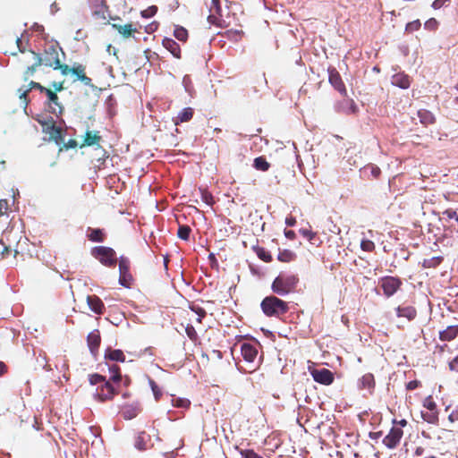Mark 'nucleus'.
I'll use <instances>...</instances> for the list:
<instances>
[{
  "mask_svg": "<svg viewBox=\"0 0 458 458\" xmlns=\"http://www.w3.org/2000/svg\"><path fill=\"white\" fill-rule=\"evenodd\" d=\"M299 283L297 275L290 272H280L271 284V290L278 296H286L294 292Z\"/></svg>",
  "mask_w": 458,
  "mask_h": 458,
  "instance_id": "f257e3e1",
  "label": "nucleus"
},
{
  "mask_svg": "<svg viewBox=\"0 0 458 458\" xmlns=\"http://www.w3.org/2000/svg\"><path fill=\"white\" fill-rule=\"evenodd\" d=\"M260 309L266 317L279 318L289 311V303L275 295H268L261 301Z\"/></svg>",
  "mask_w": 458,
  "mask_h": 458,
  "instance_id": "f03ea898",
  "label": "nucleus"
},
{
  "mask_svg": "<svg viewBox=\"0 0 458 458\" xmlns=\"http://www.w3.org/2000/svg\"><path fill=\"white\" fill-rule=\"evenodd\" d=\"M90 254L103 266L112 267L116 265V252L111 247L102 245L95 246L91 249Z\"/></svg>",
  "mask_w": 458,
  "mask_h": 458,
  "instance_id": "7ed1b4c3",
  "label": "nucleus"
},
{
  "mask_svg": "<svg viewBox=\"0 0 458 458\" xmlns=\"http://www.w3.org/2000/svg\"><path fill=\"white\" fill-rule=\"evenodd\" d=\"M379 284L383 290L384 295L386 298H390L401 288L403 282L397 276H385L379 279Z\"/></svg>",
  "mask_w": 458,
  "mask_h": 458,
  "instance_id": "20e7f679",
  "label": "nucleus"
},
{
  "mask_svg": "<svg viewBox=\"0 0 458 458\" xmlns=\"http://www.w3.org/2000/svg\"><path fill=\"white\" fill-rule=\"evenodd\" d=\"M132 276L130 272V260L124 256L119 258V284L130 289L132 283Z\"/></svg>",
  "mask_w": 458,
  "mask_h": 458,
  "instance_id": "39448f33",
  "label": "nucleus"
},
{
  "mask_svg": "<svg viewBox=\"0 0 458 458\" xmlns=\"http://www.w3.org/2000/svg\"><path fill=\"white\" fill-rule=\"evenodd\" d=\"M58 44L47 46L44 50L45 66L53 67L57 70L60 67V59L58 54Z\"/></svg>",
  "mask_w": 458,
  "mask_h": 458,
  "instance_id": "423d86ee",
  "label": "nucleus"
},
{
  "mask_svg": "<svg viewBox=\"0 0 458 458\" xmlns=\"http://www.w3.org/2000/svg\"><path fill=\"white\" fill-rule=\"evenodd\" d=\"M133 446L140 452L147 451L154 446L151 436L146 431H138L134 437Z\"/></svg>",
  "mask_w": 458,
  "mask_h": 458,
  "instance_id": "0eeeda50",
  "label": "nucleus"
},
{
  "mask_svg": "<svg viewBox=\"0 0 458 458\" xmlns=\"http://www.w3.org/2000/svg\"><path fill=\"white\" fill-rule=\"evenodd\" d=\"M335 110L344 114H355L359 111V107L352 98H344L335 104Z\"/></svg>",
  "mask_w": 458,
  "mask_h": 458,
  "instance_id": "6e6552de",
  "label": "nucleus"
},
{
  "mask_svg": "<svg viewBox=\"0 0 458 458\" xmlns=\"http://www.w3.org/2000/svg\"><path fill=\"white\" fill-rule=\"evenodd\" d=\"M403 437V430L399 428L393 427L388 434L383 438L382 442L388 449H394L399 444Z\"/></svg>",
  "mask_w": 458,
  "mask_h": 458,
  "instance_id": "1a4fd4ad",
  "label": "nucleus"
},
{
  "mask_svg": "<svg viewBox=\"0 0 458 458\" xmlns=\"http://www.w3.org/2000/svg\"><path fill=\"white\" fill-rule=\"evenodd\" d=\"M328 81L334 89L337 90L342 96H347L345 85L339 72L335 68L328 70Z\"/></svg>",
  "mask_w": 458,
  "mask_h": 458,
  "instance_id": "9d476101",
  "label": "nucleus"
},
{
  "mask_svg": "<svg viewBox=\"0 0 458 458\" xmlns=\"http://www.w3.org/2000/svg\"><path fill=\"white\" fill-rule=\"evenodd\" d=\"M116 394L114 386L109 381H105V384L97 388L96 397L101 402H105L113 399Z\"/></svg>",
  "mask_w": 458,
  "mask_h": 458,
  "instance_id": "9b49d317",
  "label": "nucleus"
},
{
  "mask_svg": "<svg viewBox=\"0 0 458 458\" xmlns=\"http://www.w3.org/2000/svg\"><path fill=\"white\" fill-rule=\"evenodd\" d=\"M209 15L208 21L211 24H217L220 19L223 17V8L220 0H211V4L208 6Z\"/></svg>",
  "mask_w": 458,
  "mask_h": 458,
  "instance_id": "f8f14e48",
  "label": "nucleus"
},
{
  "mask_svg": "<svg viewBox=\"0 0 458 458\" xmlns=\"http://www.w3.org/2000/svg\"><path fill=\"white\" fill-rule=\"evenodd\" d=\"M314 381L328 386L334 381V374L327 369H315L311 372Z\"/></svg>",
  "mask_w": 458,
  "mask_h": 458,
  "instance_id": "ddd939ff",
  "label": "nucleus"
},
{
  "mask_svg": "<svg viewBox=\"0 0 458 458\" xmlns=\"http://www.w3.org/2000/svg\"><path fill=\"white\" fill-rule=\"evenodd\" d=\"M376 386L375 378L373 374L366 373L357 382V387L359 390H367L369 394L374 393Z\"/></svg>",
  "mask_w": 458,
  "mask_h": 458,
  "instance_id": "4468645a",
  "label": "nucleus"
},
{
  "mask_svg": "<svg viewBox=\"0 0 458 458\" xmlns=\"http://www.w3.org/2000/svg\"><path fill=\"white\" fill-rule=\"evenodd\" d=\"M391 84L402 89H407L411 86V78L403 72H399L391 77Z\"/></svg>",
  "mask_w": 458,
  "mask_h": 458,
  "instance_id": "2eb2a0df",
  "label": "nucleus"
},
{
  "mask_svg": "<svg viewBox=\"0 0 458 458\" xmlns=\"http://www.w3.org/2000/svg\"><path fill=\"white\" fill-rule=\"evenodd\" d=\"M241 353L246 362L253 363L257 358L258 350L253 344L243 343L241 344Z\"/></svg>",
  "mask_w": 458,
  "mask_h": 458,
  "instance_id": "dca6fc26",
  "label": "nucleus"
},
{
  "mask_svg": "<svg viewBox=\"0 0 458 458\" xmlns=\"http://www.w3.org/2000/svg\"><path fill=\"white\" fill-rule=\"evenodd\" d=\"M100 342H101L100 333L98 329L93 330L92 332H90L88 335L87 344H88L89 352L93 356L97 355V353L98 352L99 345H100Z\"/></svg>",
  "mask_w": 458,
  "mask_h": 458,
  "instance_id": "f3484780",
  "label": "nucleus"
},
{
  "mask_svg": "<svg viewBox=\"0 0 458 458\" xmlns=\"http://www.w3.org/2000/svg\"><path fill=\"white\" fill-rule=\"evenodd\" d=\"M87 303L91 311L96 314H102L105 309V305L102 300L97 295H89L87 297Z\"/></svg>",
  "mask_w": 458,
  "mask_h": 458,
  "instance_id": "a211bd4d",
  "label": "nucleus"
},
{
  "mask_svg": "<svg viewBox=\"0 0 458 458\" xmlns=\"http://www.w3.org/2000/svg\"><path fill=\"white\" fill-rule=\"evenodd\" d=\"M140 411L139 403H133L131 404L124 405L122 409V416L124 420H132L138 416Z\"/></svg>",
  "mask_w": 458,
  "mask_h": 458,
  "instance_id": "6ab92c4d",
  "label": "nucleus"
},
{
  "mask_svg": "<svg viewBox=\"0 0 458 458\" xmlns=\"http://www.w3.org/2000/svg\"><path fill=\"white\" fill-rule=\"evenodd\" d=\"M163 47L168 50L174 57L181 58V48L179 44L171 38H164L162 40Z\"/></svg>",
  "mask_w": 458,
  "mask_h": 458,
  "instance_id": "aec40b11",
  "label": "nucleus"
},
{
  "mask_svg": "<svg viewBox=\"0 0 458 458\" xmlns=\"http://www.w3.org/2000/svg\"><path fill=\"white\" fill-rule=\"evenodd\" d=\"M45 94L49 100V108L53 114H62L63 106L58 101L57 95L50 89H46Z\"/></svg>",
  "mask_w": 458,
  "mask_h": 458,
  "instance_id": "412c9836",
  "label": "nucleus"
},
{
  "mask_svg": "<svg viewBox=\"0 0 458 458\" xmlns=\"http://www.w3.org/2000/svg\"><path fill=\"white\" fill-rule=\"evenodd\" d=\"M458 335V325L448 326L439 332V339L444 342L454 340Z\"/></svg>",
  "mask_w": 458,
  "mask_h": 458,
  "instance_id": "4be33fe9",
  "label": "nucleus"
},
{
  "mask_svg": "<svg viewBox=\"0 0 458 458\" xmlns=\"http://www.w3.org/2000/svg\"><path fill=\"white\" fill-rule=\"evenodd\" d=\"M395 311L398 318H406L408 320H412L417 316L416 309L412 306H398Z\"/></svg>",
  "mask_w": 458,
  "mask_h": 458,
  "instance_id": "5701e85b",
  "label": "nucleus"
},
{
  "mask_svg": "<svg viewBox=\"0 0 458 458\" xmlns=\"http://www.w3.org/2000/svg\"><path fill=\"white\" fill-rule=\"evenodd\" d=\"M105 359L113 361L124 362L125 355L120 349H112L111 347H108L105 352Z\"/></svg>",
  "mask_w": 458,
  "mask_h": 458,
  "instance_id": "b1692460",
  "label": "nucleus"
},
{
  "mask_svg": "<svg viewBox=\"0 0 458 458\" xmlns=\"http://www.w3.org/2000/svg\"><path fill=\"white\" fill-rule=\"evenodd\" d=\"M86 235L92 242H103L105 241L104 232L100 228L88 227Z\"/></svg>",
  "mask_w": 458,
  "mask_h": 458,
  "instance_id": "393cba45",
  "label": "nucleus"
},
{
  "mask_svg": "<svg viewBox=\"0 0 458 458\" xmlns=\"http://www.w3.org/2000/svg\"><path fill=\"white\" fill-rule=\"evenodd\" d=\"M418 117L420 122L425 126L432 124L436 121L435 115L427 109H420L418 111Z\"/></svg>",
  "mask_w": 458,
  "mask_h": 458,
  "instance_id": "a878e982",
  "label": "nucleus"
},
{
  "mask_svg": "<svg viewBox=\"0 0 458 458\" xmlns=\"http://www.w3.org/2000/svg\"><path fill=\"white\" fill-rule=\"evenodd\" d=\"M112 27L115 29L124 38H130L131 37L132 32L137 31V29L133 27L132 24L121 25L117 23H113Z\"/></svg>",
  "mask_w": 458,
  "mask_h": 458,
  "instance_id": "bb28decb",
  "label": "nucleus"
},
{
  "mask_svg": "<svg viewBox=\"0 0 458 458\" xmlns=\"http://www.w3.org/2000/svg\"><path fill=\"white\" fill-rule=\"evenodd\" d=\"M193 115V109L191 107H184L182 109L176 119H175V125H177L179 123H185L190 121L192 118Z\"/></svg>",
  "mask_w": 458,
  "mask_h": 458,
  "instance_id": "cd10ccee",
  "label": "nucleus"
},
{
  "mask_svg": "<svg viewBox=\"0 0 458 458\" xmlns=\"http://www.w3.org/2000/svg\"><path fill=\"white\" fill-rule=\"evenodd\" d=\"M71 72L72 74L76 75L78 79L84 83V85H91V79L84 74V69L81 65L72 67Z\"/></svg>",
  "mask_w": 458,
  "mask_h": 458,
  "instance_id": "c85d7f7f",
  "label": "nucleus"
},
{
  "mask_svg": "<svg viewBox=\"0 0 458 458\" xmlns=\"http://www.w3.org/2000/svg\"><path fill=\"white\" fill-rule=\"evenodd\" d=\"M29 85H30V89L23 91L20 96V98L24 100L25 107L28 106V103H29V101L27 99V95L30 89H37L42 93H45L46 89H47V88L43 87L40 83L35 82L33 81H31Z\"/></svg>",
  "mask_w": 458,
  "mask_h": 458,
  "instance_id": "c756f323",
  "label": "nucleus"
},
{
  "mask_svg": "<svg viewBox=\"0 0 458 458\" xmlns=\"http://www.w3.org/2000/svg\"><path fill=\"white\" fill-rule=\"evenodd\" d=\"M421 418L424 421L437 425L438 423V412L437 411H422L420 412Z\"/></svg>",
  "mask_w": 458,
  "mask_h": 458,
  "instance_id": "7c9ffc66",
  "label": "nucleus"
},
{
  "mask_svg": "<svg viewBox=\"0 0 458 458\" xmlns=\"http://www.w3.org/2000/svg\"><path fill=\"white\" fill-rule=\"evenodd\" d=\"M101 137L98 135V132H94L91 131H87L85 134L84 144L87 146H99V141Z\"/></svg>",
  "mask_w": 458,
  "mask_h": 458,
  "instance_id": "2f4dec72",
  "label": "nucleus"
},
{
  "mask_svg": "<svg viewBox=\"0 0 458 458\" xmlns=\"http://www.w3.org/2000/svg\"><path fill=\"white\" fill-rule=\"evenodd\" d=\"M444 258L442 256H436L430 259H423L421 265L425 268H434L440 265Z\"/></svg>",
  "mask_w": 458,
  "mask_h": 458,
  "instance_id": "473e14b6",
  "label": "nucleus"
},
{
  "mask_svg": "<svg viewBox=\"0 0 458 458\" xmlns=\"http://www.w3.org/2000/svg\"><path fill=\"white\" fill-rule=\"evenodd\" d=\"M253 167L257 170L265 172L269 169L270 165L264 157H258L253 160Z\"/></svg>",
  "mask_w": 458,
  "mask_h": 458,
  "instance_id": "72a5a7b5",
  "label": "nucleus"
},
{
  "mask_svg": "<svg viewBox=\"0 0 458 458\" xmlns=\"http://www.w3.org/2000/svg\"><path fill=\"white\" fill-rule=\"evenodd\" d=\"M295 258L296 254L290 250H281L277 255V259L282 262H291L294 260Z\"/></svg>",
  "mask_w": 458,
  "mask_h": 458,
  "instance_id": "f704fd0d",
  "label": "nucleus"
},
{
  "mask_svg": "<svg viewBox=\"0 0 458 458\" xmlns=\"http://www.w3.org/2000/svg\"><path fill=\"white\" fill-rule=\"evenodd\" d=\"M174 36L177 40L185 42L188 38V30L185 28L177 25L174 30Z\"/></svg>",
  "mask_w": 458,
  "mask_h": 458,
  "instance_id": "c9c22d12",
  "label": "nucleus"
},
{
  "mask_svg": "<svg viewBox=\"0 0 458 458\" xmlns=\"http://www.w3.org/2000/svg\"><path fill=\"white\" fill-rule=\"evenodd\" d=\"M257 256L265 262H269L272 260V256L270 253L263 247L256 246L253 248Z\"/></svg>",
  "mask_w": 458,
  "mask_h": 458,
  "instance_id": "e433bc0d",
  "label": "nucleus"
},
{
  "mask_svg": "<svg viewBox=\"0 0 458 458\" xmlns=\"http://www.w3.org/2000/svg\"><path fill=\"white\" fill-rule=\"evenodd\" d=\"M108 370L111 374L110 379L114 383H119L122 380V375H121V370H120L119 366L111 365V366H109Z\"/></svg>",
  "mask_w": 458,
  "mask_h": 458,
  "instance_id": "4c0bfd02",
  "label": "nucleus"
},
{
  "mask_svg": "<svg viewBox=\"0 0 458 458\" xmlns=\"http://www.w3.org/2000/svg\"><path fill=\"white\" fill-rule=\"evenodd\" d=\"M191 232V229L189 225H179L178 231H177V236L183 241H188L190 238Z\"/></svg>",
  "mask_w": 458,
  "mask_h": 458,
  "instance_id": "58836bf2",
  "label": "nucleus"
},
{
  "mask_svg": "<svg viewBox=\"0 0 458 458\" xmlns=\"http://www.w3.org/2000/svg\"><path fill=\"white\" fill-rule=\"evenodd\" d=\"M363 171H364V173H367L368 171H369V173L373 178H377L381 174L380 168L372 164H369V165L364 166Z\"/></svg>",
  "mask_w": 458,
  "mask_h": 458,
  "instance_id": "ea45409f",
  "label": "nucleus"
},
{
  "mask_svg": "<svg viewBox=\"0 0 458 458\" xmlns=\"http://www.w3.org/2000/svg\"><path fill=\"white\" fill-rule=\"evenodd\" d=\"M239 453L242 458H263L252 449H240Z\"/></svg>",
  "mask_w": 458,
  "mask_h": 458,
  "instance_id": "a19ab883",
  "label": "nucleus"
},
{
  "mask_svg": "<svg viewBox=\"0 0 458 458\" xmlns=\"http://www.w3.org/2000/svg\"><path fill=\"white\" fill-rule=\"evenodd\" d=\"M242 31L237 30H229L226 31V37L229 40L237 42L242 38Z\"/></svg>",
  "mask_w": 458,
  "mask_h": 458,
  "instance_id": "79ce46f5",
  "label": "nucleus"
},
{
  "mask_svg": "<svg viewBox=\"0 0 458 458\" xmlns=\"http://www.w3.org/2000/svg\"><path fill=\"white\" fill-rule=\"evenodd\" d=\"M173 405L179 408H188L191 404V402L185 398H173L172 399Z\"/></svg>",
  "mask_w": 458,
  "mask_h": 458,
  "instance_id": "37998d69",
  "label": "nucleus"
},
{
  "mask_svg": "<svg viewBox=\"0 0 458 458\" xmlns=\"http://www.w3.org/2000/svg\"><path fill=\"white\" fill-rule=\"evenodd\" d=\"M89 381L90 385L95 386V385H98L100 383H102V385H103V384H105V381H107V380L106 379V377L104 376L95 373V374L89 375Z\"/></svg>",
  "mask_w": 458,
  "mask_h": 458,
  "instance_id": "c03bdc74",
  "label": "nucleus"
},
{
  "mask_svg": "<svg viewBox=\"0 0 458 458\" xmlns=\"http://www.w3.org/2000/svg\"><path fill=\"white\" fill-rule=\"evenodd\" d=\"M157 12V7L156 5H151L147 9L140 12V15L142 18L149 19L153 17Z\"/></svg>",
  "mask_w": 458,
  "mask_h": 458,
  "instance_id": "a18cd8bd",
  "label": "nucleus"
},
{
  "mask_svg": "<svg viewBox=\"0 0 458 458\" xmlns=\"http://www.w3.org/2000/svg\"><path fill=\"white\" fill-rule=\"evenodd\" d=\"M421 26V23L420 20H414L412 21H410L405 26V30L409 33H412L414 31H417Z\"/></svg>",
  "mask_w": 458,
  "mask_h": 458,
  "instance_id": "49530a36",
  "label": "nucleus"
},
{
  "mask_svg": "<svg viewBox=\"0 0 458 458\" xmlns=\"http://www.w3.org/2000/svg\"><path fill=\"white\" fill-rule=\"evenodd\" d=\"M360 248L364 251L371 252L375 249V243L369 239H362L360 242Z\"/></svg>",
  "mask_w": 458,
  "mask_h": 458,
  "instance_id": "de8ad7c7",
  "label": "nucleus"
},
{
  "mask_svg": "<svg viewBox=\"0 0 458 458\" xmlns=\"http://www.w3.org/2000/svg\"><path fill=\"white\" fill-rule=\"evenodd\" d=\"M190 310L198 315V317H199V318H198V319H197V320H198L199 322H200V321H201V319H202V318L206 316V314H207V313H206V310H205L203 308H201V307H199V306H198V305H194V304H193V305H191V306H190Z\"/></svg>",
  "mask_w": 458,
  "mask_h": 458,
  "instance_id": "09e8293b",
  "label": "nucleus"
},
{
  "mask_svg": "<svg viewBox=\"0 0 458 458\" xmlns=\"http://www.w3.org/2000/svg\"><path fill=\"white\" fill-rule=\"evenodd\" d=\"M149 385L156 401H158L162 395L161 390L159 389L158 386L155 383V381L152 379H149Z\"/></svg>",
  "mask_w": 458,
  "mask_h": 458,
  "instance_id": "8fccbe9b",
  "label": "nucleus"
},
{
  "mask_svg": "<svg viewBox=\"0 0 458 458\" xmlns=\"http://www.w3.org/2000/svg\"><path fill=\"white\" fill-rule=\"evenodd\" d=\"M423 406L427 408L428 411H437V403L433 401L430 395L425 398L423 402Z\"/></svg>",
  "mask_w": 458,
  "mask_h": 458,
  "instance_id": "3c124183",
  "label": "nucleus"
},
{
  "mask_svg": "<svg viewBox=\"0 0 458 458\" xmlns=\"http://www.w3.org/2000/svg\"><path fill=\"white\" fill-rule=\"evenodd\" d=\"M299 233L304 237L306 238L309 242H311L315 236H316V233L312 232L311 230H309L307 228H301L299 230Z\"/></svg>",
  "mask_w": 458,
  "mask_h": 458,
  "instance_id": "603ef678",
  "label": "nucleus"
},
{
  "mask_svg": "<svg viewBox=\"0 0 458 458\" xmlns=\"http://www.w3.org/2000/svg\"><path fill=\"white\" fill-rule=\"evenodd\" d=\"M30 52L34 56V59H35V66H40V65H45V57L42 56L39 53H36L35 51L33 50H30Z\"/></svg>",
  "mask_w": 458,
  "mask_h": 458,
  "instance_id": "864d4df0",
  "label": "nucleus"
},
{
  "mask_svg": "<svg viewBox=\"0 0 458 458\" xmlns=\"http://www.w3.org/2000/svg\"><path fill=\"white\" fill-rule=\"evenodd\" d=\"M437 21L435 18H430L424 23V28L429 30H435L437 28Z\"/></svg>",
  "mask_w": 458,
  "mask_h": 458,
  "instance_id": "5fc2aeb1",
  "label": "nucleus"
},
{
  "mask_svg": "<svg viewBox=\"0 0 458 458\" xmlns=\"http://www.w3.org/2000/svg\"><path fill=\"white\" fill-rule=\"evenodd\" d=\"M450 3H451V0H435L432 3L431 7L435 10H438V9L442 8L443 6L448 5Z\"/></svg>",
  "mask_w": 458,
  "mask_h": 458,
  "instance_id": "6e6d98bb",
  "label": "nucleus"
},
{
  "mask_svg": "<svg viewBox=\"0 0 458 458\" xmlns=\"http://www.w3.org/2000/svg\"><path fill=\"white\" fill-rule=\"evenodd\" d=\"M443 216H446L448 219H454L458 223V215L456 211L452 208L445 209L443 212Z\"/></svg>",
  "mask_w": 458,
  "mask_h": 458,
  "instance_id": "4d7b16f0",
  "label": "nucleus"
},
{
  "mask_svg": "<svg viewBox=\"0 0 458 458\" xmlns=\"http://www.w3.org/2000/svg\"><path fill=\"white\" fill-rule=\"evenodd\" d=\"M201 199L208 206L214 204L213 196L208 191L202 192Z\"/></svg>",
  "mask_w": 458,
  "mask_h": 458,
  "instance_id": "13d9d810",
  "label": "nucleus"
},
{
  "mask_svg": "<svg viewBox=\"0 0 458 458\" xmlns=\"http://www.w3.org/2000/svg\"><path fill=\"white\" fill-rule=\"evenodd\" d=\"M8 210L7 199H0V216L5 215Z\"/></svg>",
  "mask_w": 458,
  "mask_h": 458,
  "instance_id": "bf43d9fd",
  "label": "nucleus"
},
{
  "mask_svg": "<svg viewBox=\"0 0 458 458\" xmlns=\"http://www.w3.org/2000/svg\"><path fill=\"white\" fill-rule=\"evenodd\" d=\"M420 386V382L419 380H411L406 384L407 390H414Z\"/></svg>",
  "mask_w": 458,
  "mask_h": 458,
  "instance_id": "052dcab7",
  "label": "nucleus"
},
{
  "mask_svg": "<svg viewBox=\"0 0 458 458\" xmlns=\"http://www.w3.org/2000/svg\"><path fill=\"white\" fill-rule=\"evenodd\" d=\"M448 366L451 371L458 372V355L449 362Z\"/></svg>",
  "mask_w": 458,
  "mask_h": 458,
  "instance_id": "680f3d73",
  "label": "nucleus"
},
{
  "mask_svg": "<svg viewBox=\"0 0 458 458\" xmlns=\"http://www.w3.org/2000/svg\"><path fill=\"white\" fill-rule=\"evenodd\" d=\"M185 330L190 339L194 340L196 338L197 333L192 326H188Z\"/></svg>",
  "mask_w": 458,
  "mask_h": 458,
  "instance_id": "e2e57ef3",
  "label": "nucleus"
},
{
  "mask_svg": "<svg viewBox=\"0 0 458 458\" xmlns=\"http://www.w3.org/2000/svg\"><path fill=\"white\" fill-rule=\"evenodd\" d=\"M38 66H35V64H33L32 65L29 66L27 68V71L25 72L24 75H25V80L28 79V77L30 76H32L33 73L36 72Z\"/></svg>",
  "mask_w": 458,
  "mask_h": 458,
  "instance_id": "0e129e2a",
  "label": "nucleus"
},
{
  "mask_svg": "<svg viewBox=\"0 0 458 458\" xmlns=\"http://www.w3.org/2000/svg\"><path fill=\"white\" fill-rule=\"evenodd\" d=\"M382 431L369 432V437L370 439L377 441L382 437Z\"/></svg>",
  "mask_w": 458,
  "mask_h": 458,
  "instance_id": "69168bd1",
  "label": "nucleus"
},
{
  "mask_svg": "<svg viewBox=\"0 0 458 458\" xmlns=\"http://www.w3.org/2000/svg\"><path fill=\"white\" fill-rule=\"evenodd\" d=\"M295 224H296V218L295 217L291 216H287L285 218V225L287 226H294Z\"/></svg>",
  "mask_w": 458,
  "mask_h": 458,
  "instance_id": "338daca9",
  "label": "nucleus"
},
{
  "mask_svg": "<svg viewBox=\"0 0 458 458\" xmlns=\"http://www.w3.org/2000/svg\"><path fill=\"white\" fill-rule=\"evenodd\" d=\"M157 26L156 24L151 23V24L146 26L145 31L149 34V33L154 32L157 30Z\"/></svg>",
  "mask_w": 458,
  "mask_h": 458,
  "instance_id": "774afa93",
  "label": "nucleus"
}]
</instances>
